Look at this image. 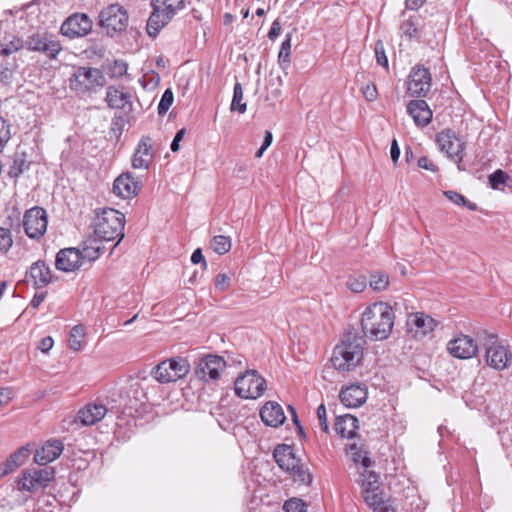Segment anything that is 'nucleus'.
<instances>
[{"instance_id": "nucleus-1", "label": "nucleus", "mask_w": 512, "mask_h": 512, "mask_svg": "<svg viewBox=\"0 0 512 512\" xmlns=\"http://www.w3.org/2000/svg\"><path fill=\"white\" fill-rule=\"evenodd\" d=\"M395 314L386 302H374L364 310L361 318V328L364 337L372 341L387 339L394 326Z\"/></svg>"}, {"instance_id": "nucleus-2", "label": "nucleus", "mask_w": 512, "mask_h": 512, "mask_svg": "<svg viewBox=\"0 0 512 512\" xmlns=\"http://www.w3.org/2000/svg\"><path fill=\"white\" fill-rule=\"evenodd\" d=\"M366 340L357 331H348L331 357L333 367L341 372L354 370L362 361Z\"/></svg>"}, {"instance_id": "nucleus-3", "label": "nucleus", "mask_w": 512, "mask_h": 512, "mask_svg": "<svg viewBox=\"0 0 512 512\" xmlns=\"http://www.w3.org/2000/svg\"><path fill=\"white\" fill-rule=\"evenodd\" d=\"M125 216L113 208L97 209L92 222L94 234L103 241L117 240V245L124 237Z\"/></svg>"}, {"instance_id": "nucleus-4", "label": "nucleus", "mask_w": 512, "mask_h": 512, "mask_svg": "<svg viewBox=\"0 0 512 512\" xmlns=\"http://www.w3.org/2000/svg\"><path fill=\"white\" fill-rule=\"evenodd\" d=\"M479 338L485 348V360L487 365L496 370L507 368L512 360V353L508 347L499 343L498 336L494 333L484 331L479 334Z\"/></svg>"}, {"instance_id": "nucleus-5", "label": "nucleus", "mask_w": 512, "mask_h": 512, "mask_svg": "<svg viewBox=\"0 0 512 512\" xmlns=\"http://www.w3.org/2000/svg\"><path fill=\"white\" fill-rule=\"evenodd\" d=\"M55 471L52 468L25 469L16 480L17 489L35 493L46 488L54 479Z\"/></svg>"}, {"instance_id": "nucleus-6", "label": "nucleus", "mask_w": 512, "mask_h": 512, "mask_svg": "<svg viewBox=\"0 0 512 512\" xmlns=\"http://www.w3.org/2000/svg\"><path fill=\"white\" fill-rule=\"evenodd\" d=\"M98 24L107 32H126L129 26L128 12L118 3L110 4L99 12Z\"/></svg>"}, {"instance_id": "nucleus-7", "label": "nucleus", "mask_w": 512, "mask_h": 512, "mask_svg": "<svg viewBox=\"0 0 512 512\" xmlns=\"http://www.w3.org/2000/svg\"><path fill=\"white\" fill-rule=\"evenodd\" d=\"M234 390L243 399H257L266 390V380L256 370H248L236 379Z\"/></svg>"}, {"instance_id": "nucleus-8", "label": "nucleus", "mask_w": 512, "mask_h": 512, "mask_svg": "<svg viewBox=\"0 0 512 512\" xmlns=\"http://www.w3.org/2000/svg\"><path fill=\"white\" fill-rule=\"evenodd\" d=\"M190 370V364L186 358L176 357L160 362L152 370V376L161 383L177 381L185 377Z\"/></svg>"}, {"instance_id": "nucleus-9", "label": "nucleus", "mask_w": 512, "mask_h": 512, "mask_svg": "<svg viewBox=\"0 0 512 512\" xmlns=\"http://www.w3.org/2000/svg\"><path fill=\"white\" fill-rule=\"evenodd\" d=\"M47 225V213L42 207L36 206L28 209L23 215L22 226L30 239H41L46 233Z\"/></svg>"}, {"instance_id": "nucleus-10", "label": "nucleus", "mask_w": 512, "mask_h": 512, "mask_svg": "<svg viewBox=\"0 0 512 512\" xmlns=\"http://www.w3.org/2000/svg\"><path fill=\"white\" fill-rule=\"evenodd\" d=\"M225 368L226 362L223 357L210 354L199 360L195 367V375L203 382H216Z\"/></svg>"}, {"instance_id": "nucleus-11", "label": "nucleus", "mask_w": 512, "mask_h": 512, "mask_svg": "<svg viewBox=\"0 0 512 512\" xmlns=\"http://www.w3.org/2000/svg\"><path fill=\"white\" fill-rule=\"evenodd\" d=\"M105 77L97 68L79 67L70 79V87L77 93H85L95 85L103 86Z\"/></svg>"}, {"instance_id": "nucleus-12", "label": "nucleus", "mask_w": 512, "mask_h": 512, "mask_svg": "<svg viewBox=\"0 0 512 512\" xmlns=\"http://www.w3.org/2000/svg\"><path fill=\"white\" fill-rule=\"evenodd\" d=\"M436 142L440 150L453 162L459 164L463 160L465 144L453 130H442L436 135Z\"/></svg>"}, {"instance_id": "nucleus-13", "label": "nucleus", "mask_w": 512, "mask_h": 512, "mask_svg": "<svg viewBox=\"0 0 512 512\" xmlns=\"http://www.w3.org/2000/svg\"><path fill=\"white\" fill-rule=\"evenodd\" d=\"M432 86V76L428 68L417 64L408 76L407 91L413 97H425Z\"/></svg>"}, {"instance_id": "nucleus-14", "label": "nucleus", "mask_w": 512, "mask_h": 512, "mask_svg": "<svg viewBox=\"0 0 512 512\" xmlns=\"http://www.w3.org/2000/svg\"><path fill=\"white\" fill-rule=\"evenodd\" d=\"M25 43L28 50L41 52L50 59H55L62 50L61 44L48 39L47 34H29Z\"/></svg>"}, {"instance_id": "nucleus-15", "label": "nucleus", "mask_w": 512, "mask_h": 512, "mask_svg": "<svg viewBox=\"0 0 512 512\" xmlns=\"http://www.w3.org/2000/svg\"><path fill=\"white\" fill-rule=\"evenodd\" d=\"M447 350L455 358L469 359L476 355L478 346L473 338L460 334L448 342Z\"/></svg>"}, {"instance_id": "nucleus-16", "label": "nucleus", "mask_w": 512, "mask_h": 512, "mask_svg": "<svg viewBox=\"0 0 512 512\" xmlns=\"http://www.w3.org/2000/svg\"><path fill=\"white\" fill-rule=\"evenodd\" d=\"M142 183L139 180H136L131 173H122L118 176L113 184L114 193L123 198L128 199L136 196L140 189Z\"/></svg>"}, {"instance_id": "nucleus-17", "label": "nucleus", "mask_w": 512, "mask_h": 512, "mask_svg": "<svg viewBox=\"0 0 512 512\" xmlns=\"http://www.w3.org/2000/svg\"><path fill=\"white\" fill-rule=\"evenodd\" d=\"M406 324L408 332L412 333L415 338L427 335L436 327L435 320L424 313H414L409 315Z\"/></svg>"}, {"instance_id": "nucleus-18", "label": "nucleus", "mask_w": 512, "mask_h": 512, "mask_svg": "<svg viewBox=\"0 0 512 512\" xmlns=\"http://www.w3.org/2000/svg\"><path fill=\"white\" fill-rule=\"evenodd\" d=\"M407 113L418 127L427 126L433 117V112L425 100H411L407 104Z\"/></svg>"}, {"instance_id": "nucleus-19", "label": "nucleus", "mask_w": 512, "mask_h": 512, "mask_svg": "<svg viewBox=\"0 0 512 512\" xmlns=\"http://www.w3.org/2000/svg\"><path fill=\"white\" fill-rule=\"evenodd\" d=\"M273 457L278 466L287 473L295 470L300 463V459L295 456L292 446L286 444L277 445Z\"/></svg>"}, {"instance_id": "nucleus-20", "label": "nucleus", "mask_w": 512, "mask_h": 512, "mask_svg": "<svg viewBox=\"0 0 512 512\" xmlns=\"http://www.w3.org/2000/svg\"><path fill=\"white\" fill-rule=\"evenodd\" d=\"M55 266L64 272L75 271L81 266V251L77 248L61 249L56 255Z\"/></svg>"}, {"instance_id": "nucleus-21", "label": "nucleus", "mask_w": 512, "mask_h": 512, "mask_svg": "<svg viewBox=\"0 0 512 512\" xmlns=\"http://www.w3.org/2000/svg\"><path fill=\"white\" fill-rule=\"evenodd\" d=\"M152 159L151 138L149 136H143L132 157V166L135 169H148Z\"/></svg>"}, {"instance_id": "nucleus-22", "label": "nucleus", "mask_w": 512, "mask_h": 512, "mask_svg": "<svg viewBox=\"0 0 512 512\" xmlns=\"http://www.w3.org/2000/svg\"><path fill=\"white\" fill-rule=\"evenodd\" d=\"M62 451L63 443L61 441H48L40 449L36 450L34 454V461L41 466L47 465L57 459L61 455Z\"/></svg>"}, {"instance_id": "nucleus-23", "label": "nucleus", "mask_w": 512, "mask_h": 512, "mask_svg": "<svg viewBox=\"0 0 512 512\" xmlns=\"http://www.w3.org/2000/svg\"><path fill=\"white\" fill-rule=\"evenodd\" d=\"M93 22L85 13H73L67 17L59 32H92Z\"/></svg>"}, {"instance_id": "nucleus-24", "label": "nucleus", "mask_w": 512, "mask_h": 512, "mask_svg": "<svg viewBox=\"0 0 512 512\" xmlns=\"http://www.w3.org/2000/svg\"><path fill=\"white\" fill-rule=\"evenodd\" d=\"M341 402L348 408L361 406L367 398V390L364 386L354 384L342 389L340 392Z\"/></svg>"}, {"instance_id": "nucleus-25", "label": "nucleus", "mask_w": 512, "mask_h": 512, "mask_svg": "<svg viewBox=\"0 0 512 512\" xmlns=\"http://www.w3.org/2000/svg\"><path fill=\"white\" fill-rule=\"evenodd\" d=\"M107 411L102 404L89 403L78 411L77 420L85 426L94 425L104 418Z\"/></svg>"}, {"instance_id": "nucleus-26", "label": "nucleus", "mask_w": 512, "mask_h": 512, "mask_svg": "<svg viewBox=\"0 0 512 512\" xmlns=\"http://www.w3.org/2000/svg\"><path fill=\"white\" fill-rule=\"evenodd\" d=\"M262 421L270 427L282 425L286 419L282 407L273 401L267 402L260 410Z\"/></svg>"}, {"instance_id": "nucleus-27", "label": "nucleus", "mask_w": 512, "mask_h": 512, "mask_svg": "<svg viewBox=\"0 0 512 512\" xmlns=\"http://www.w3.org/2000/svg\"><path fill=\"white\" fill-rule=\"evenodd\" d=\"M26 276L32 280L35 288L46 287L52 279L50 268L44 261L41 260L33 263L30 266Z\"/></svg>"}, {"instance_id": "nucleus-28", "label": "nucleus", "mask_w": 512, "mask_h": 512, "mask_svg": "<svg viewBox=\"0 0 512 512\" xmlns=\"http://www.w3.org/2000/svg\"><path fill=\"white\" fill-rule=\"evenodd\" d=\"M334 429L343 438H354L359 429L358 419L350 414L339 416L336 418Z\"/></svg>"}, {"instance_id": "nucleus-29", "label": "nucleus", "mask_w": 512, "mask_h": 512, "mask_svg": "<svg viewBox=\"0 0 512 512\" xmlns=\"http://www.w3.org/2000/svg\"><path fill=\"white\" fill-rule=\"evenodd\" d=\"M131 95L123 88L109 86L106 91V102L110 108L124 109L131 104Z\"/></svg>"}, {"instance_id": "nucleus-30", "label": "nucleus", "mask_w": 512, "mask_h": 512, "mask_svg": "<svg viewBox=\"0 0 512 512\" xmlns=\"http://www.w3.org/2000/svg\"><path fill=\"white\" fill-rule=\"evenodd\" d=\"M363 498L375 512H394L391 506L384 501L379 488L363 491Z\"/></svg>"}, {"instance_id": "nucleus-31", "label": "nucleus", "mask_w": 512, "mask_h": 512, "mask_svg": "<svg viewBox=\"0 0 512 512\" xmlns=\"http://www.w3.org/2000/svg\"><path fill=\"white\" fill-rule=\"evenodd\" d=\"M153 12L151 13L146 26V32H159L172 18L169 13L162 11L152 1Z\"/></svg>"}, {"instance_id": "nucleus-32", "label": "nucleus", "mask_w": 512, "mask_h": 512, "mask_svg": "<svg viewBox=\"0 0 512 512\" xmlns=\"http://www.w3.org/2000/svg\"><path fill=\"white\" fill-rule=\"evenodd\" d=\"M23 47H26L25 40L19 38L16 34H6V36L0 40V54L8 56Z\"/></svg>"}, {"instance_id": "nucleus-33", "label": "nucleus", "mask_w": 512, "mask_h": 512, "mask_svg": "<svg viewBox=\"0 0 512 512\" xmlns=\"http://www.w3.org/2000/svg\"><path fill=\"white\" fill-rule=\"evenodd\" d=\"M29 166L30 162L27 161L25 154L16 153L13 157V161L8 173L11 177L17 178L24 171L28 170Z\"/></svg>"}, {"instance_id": "nucleus-34", "label": "nucleus", "mask_w": 512, "mask_h": 512, "mask_svg": "<svg viewBox=\"0 0 512 512\" xmlns=\"http://www.w3.org/2000/svg\"><path fill=\"white\" fill-rule=\"evenodd\" d=\"M347 452L351 455V458L355 464H361L364 468L371 466V459L366 451H363L355 443H352L347 448Z\"/></svg>"}, {"instance_id": "nucleus-35", "label": "nucleus", "mask_w": 512, "mask_h": 512, "mask_svg": "<svg viewBox=\"0 0 512 512\" xmlns=\"http://www.w3.org/2000/svg\"><path fill=\"white\" fill-rule=\"evenodd\" d=\"M230 109L231 111H238L240 114L245 113L247 109L246 103L243 102V88L239 82H236L234 85Z\"/></svg>"}, {"instance_id": "nucleus-36", "label": "nucleus", "mask_w": 512, "mask_h": 512, "mask_svg": "<svg viewBox=\"0 0 512 512\" xmlns=\"http://www.w3.org/2000/svg\"><path fill=\"white\" fill-rule=\"evenodd\" d=\"M291 38L287 34L286 39L282 42L278 55V63L282 69H287L291 63Z\"/></svg>"}, {"instance_id": "nucleus-37", "label": "nucleus", "mask_w": 512, "mask_h": 512, "mask_svg": "<svg viewBox=\"0 0 512 512\" xmlns=\"http://www.w3.org/2000/svg\"><path fill=\"white\" fill-rule=\"evenodd\" d=\"M157 7L161 8L162 11H166L171 16L182 10L185 6V0H153Z\"/></svg>"}, {"instance_id": "nucleus-38", "label": "nucleus", "mask_w": 512, "mask_h": 512, "mask_svg": "<svg viewBox=\"0 0 512 512\" xmlns=\"http://www.w3.org/2000/svg\"><path fill=\"white\" fill-rule=\"evenodd\" d=\"M231 239L228 236L217 235L211 240V248L219 255L227 253L231 249Z\"/></svg>"}, {"instance_id": "nucleus-39", "label": "nucleus", "mask_w": 512, "mask_h": 512, "mask_svg": "<svg viewBox=\"0 0 512 512\" xmlns=\"http://www.w3.org/2000/svg\"><path fill=\"white\" fill-rule=\"evenodd\" d=\"M361 485L363 491L379 488L378 474L368 468H364V471L361 473Z\"/></svg>"}, {"instance_id": "nucleus-40", "label": "nucleus", "mask_w": 512, "mask_h": 512, "mask_svg": "<svg viewBox=\"0 0 512 512\" xmlns=\"http://www.w3.org/2000/svg\"><path fill=\"white\" fill-rule=\"evenodd\" d=\"M369 284L374 291H383L389 285V275L383 272H375L371 274Z\"/></svg>"}, {"instance_id": "nucleus-41", "label": "nucleus", "mask_w": 512, "mask_h": 512, "mask_svg": "<svg viewBox=\"0 0 512 512\" xmlns=\"http://www.w3.org/2000/svg\"><path fill=\"white\" fill-rule=\"evenodd\" d=\"M85 335V332H84V327L82 325H76L74 326L71 331H70V335H69V347L74 350V351H78L81 349V341H82V338L84 337Z\"/></svg>"}, {"instance_id": "nucleus-42", "label": "nucleus", "mask_w": 512, "mask_h": 512, "mask_svg": "<svg viewBox=\"0 0 512 512\" xmlns=\"http://www.w3.org/2000/svg\"><path fill=\"white\" fill-rule=\"evenodd\" d=\"M30 451L27 447L23 446L12 453L8 460L9 464H12L14 468H18L23 465L28 459Z\"/></svg>"}, {"instance_id": "nucleus-43", "label": "nucleus", "mask_w": 512, "mask_h": 512, "mask_svg": "<svg viewBox=\"0 0 512 512\" xmlns=\"http://www.w3.org/2000/svg\"><path fill=\"white\" fill-rule=\"evenodd\" d=\"M295 482H299L301 484L309 485L312 483L313 477L308 469H304L300 463L298 467L289 473Z\"/></svg>"}, {"instance_id": "nucleus-44", "label": "nucleus", "mask_w": 512, "mask_h": 512, "mask_svg": "<svg viewBox=\"0 0 512 512\" xmlns=\"http://www.w3.org/2000/svg\"><path fill=\"white\" fill-rule=\"evenodd\" d=\"M375 58L378 65L382 66L386 71L389 70V62L385 52L382 40H377L374 47Z\"/></svg>"}, {"instance_id": "nucleus-45", "label": "nucleus", "mask_w": 512, "mask_h": 512, "mask_svg": "<svg viewBox=\"0 0 512 512\" xmlns=\"http://www.w3.org/2000/svg\"><path fill=\"white\" fill-rule=\"evenodd\" d=\"M128 63L124 60H114L108 68V74L112 78H121L127 74Z\"/></svg>"}, {"instance_id": "nucleus-46", "label": "nucleus", "mask_w": 512, "mask_h": 512, "mask_svg": "<svg viewBox=\"0 0 512 512\" xmlns=\"http://www.w3.org/2000/svg\"><path fill=\"white\" fill-rule=\"evenodd\" d=\"M174 100L173 92L170 88L166 89L162 94L160 102L158 104V114L163 116L167 113Z\"/></svg>"}, {"instance_id": "nucleus-47", "label": "nucleus", "mask_w": 512, "mask_h": 512, "mask_svg": "<svg viewBox=\"0 0 512 512\" xmlns=\"http://www.w3.org/2000/svg\"><path fill=\"white\" fill-rule=\"evenodd\" d=\"M346 286L354 293H361L365 290L367 281L364 276L349 277L346 282Z\"/></svg>"}, {"instance_id": "nucleus-48", "label": "nucleus", "mask_w": 512, "mask_h": 512, "mask_svg": "<svg viewBox=\"0 0 512 512\" xmlns=\"http://www.w3.org/2000/svg\"><path fill=\"white\" fill-rule=\"evenodd\" d=\"M104 252V247L100 246H85L81 251V260L88 259L89 261H94L100 257V255Z\"/></svg>"}, {"instance_id": "nucleus-49", "label": "nucleus", "mask_w": 512, "mask_h": 512, "mask_svg": "<svg viewBox=\"0 0 512 512\" xmlns=\"http://www.w3.org/2000/svg\"><path fill=\"white\" fill-rule=\"evenodd\" d=\"M285 512H306V505L301 499L292 498L284 503Z\"/></svg>"}, {"instance_id": "nucleus-50", "label": "nucleus", "mask_w": 512, "mask_h": 512, "mask_svg": "<svg viewBox=\"0 0 512 512\" xmlns=\"http://www.w3.org/2000/svg\"><path fill=\"white\" fill-rule=\"evenodd\" d=\"M13 244L11 232L7 228L0 227V252H7Z\"/></svg>"}, {"instance_id": "nucleus-51", "label": "nucleus", "mask_w": 512, "mask_h": 512, "mask_svg": "<svg viewBox=\"0 0 512 512\" xmlns=\"http://www.w3.org/2000/svg\"><path fill=\"white\" fill-rule=\"evenodd\" d=\"M507 179V173L498 169L489 176V183L493 189H498L501 184H504L507 181Z\"/></svg>"}, {"instance_id": "nucleus-52", "label": "nucleus", "mask_w": 512, "mask_h": 512, "mask_svg": "<svg viewBox=\"0 0 512 512\" xmlns=\"http://www.w3.org/2000/svg\"><path fill=\"white\" fill-rule=\"evenodd\" d=\"M10 139V129L6 121L0 117V152Z\"/></svg>"}, {"instance_id": "nucleus-53", "label": "nucleus", "mask_w": 512, "mask_h": 512, "mask_svg": "<svg viewBox=\"0 0 512 512\" xmlns=\"http://www.w3.org/2000/svg\"><path fill=\"white\" fill-rule=\"evenodd\" d=\"M139 389H140L139 383H137V382L130 383L128 386L122 388V390L120 391V397H122L123 392L126 394V396L128 398H130V394L131 393L134 395V397H136V394L138 393ZM124 405L125 406H132L131 400L130 399L125 400L124 401Z\"/></svg>"}, {"instance_id": "nucleus-54", "label": "nucleus", "mask_w": 512, "mask_h": 512, "mask_svg": "<svg viewBox=\"0 0 512 512\" xmlns=\"http://www.w3.org/2000/svg\"><path fill=\"white\" fill-rule=\"evenodd\" d=\"M231 279L225 273H220L215 278V288L220 291H225L230 286Z\"/></svg>"}, {"instance_id": "nucleus-55", "label": "nucleus", "mask_w": 512, "mask_h": 512, "mask_svg": "<svg viewBox=\"0 0 512 512\" xmlns=\"http://www.w3.org/2000/svg\"><path fill=\"white\" fill-rule=\"evenodd\" d=\"M317 418L319 420L321 429L323 432H328V422H327V414H326V408L324 404H321L317 408Z\"/></svg>"}, {"instance_id": "nucleus-56", "label": "nucleus", "mask_w": 512, "mask_h": 512, "mask_svg": "<svg viewBox=\"0 0 512 512\" xmlns=\"http://www.w3.org/2000/svg\"><path fill=\"white\" fill-rule=\"evenodd\" d=\"M444 195L448 200L456 205L462 206L463 204H466V198L456 191L448 190L444 192Z\"/></svg>"}, {"instance_id": "nucleus-57", "label": "nucleus", "mask_w": 512, "mask_h": 512, "mask_svg": "<svg viewBox=\"0 0 512 512\" xmlns=\"http://www.w3.org/2000/svg\"><path fill=\"white\" fill-rule=\"evenodd\" d=\"M362 93L367 101H374L377 98L378 92L375 84L368 83L362 88Z\"/></svg>"}, {"instance_id": "nucleus-58", "label": "nucleus", "mask_w": 512, "mask_h": 512, "mask_svg": "<svg viewBox=\"0 0 512 512\" xmlns=\"http://www.w3.org/2000/svg\"><path fill=\"white\" fill-rule=\"evenodd\" d=\"M186 134V129L182 128L177 131L172 143H171V151L172 152H178L180 149V141L183 139L184 135Z\"/></svg>"}, {"instance_id": "nucleus-59", "label": "nucleus", "mask_w": 512, "mask_h": 512, "mask_svg": "<svg viewBox=\"0 0 512 512\" xmlns=\"http://www.w3.org/2000/svg\"><path fill=\"white\" fill-rule=\"evenodd\" d=\"M191 262L193 264H202L203 268H207V262L202 254V250L197 248L191 255Z\"/></svg>"}, {"instance_id": "nucleus-60", "label": "nucleus", "mask_w": 512, "mask_h": 512, "mask_svg": "<svg viewBox=\"0 0 512 512\" xmlns=\"http://www.w3.org/2000/svg\"><path fill=\"white\" fill-rule=\"evenodd\" d=\"M418 166L422 169L435 172L437 170V166L426 156L419 158Z\"/></svg>"}, {"instance_id": "nucleus-61", "label": "nucleus", "mask_w": 512, "mask_h": 512, "mask_svg": "<svg viewBox=\"0 0 512 512\" xmlns=\"http://www.w3.org/2000/svg\"><path fill=\"white\" fill-rule=\"evenodd\" d=\"M53 344H54V341H53L52 337H50V336L44 337L40 341L39 349L42 352L46 353L53 347Z\"/></svg>"}, {"instance_id": "nucleus-62", "label": "nucleus", "mask_w": 512, "mask_h": 512, "mask_svg": "<svg viewBox=\"0 0 512 512\" xmlns=\"http://www.w3.org/2000/svg\"><path fill=\"white\" fill-rule=\"evenodd\" d=\"M390 155L391 159L394 163H396L400 156V148L398 146L397 140L393 139L391 143V149H390Z\"/></svg>"}, {"instance_id": "nucleus-63", "label": "nucleus", "mask_w": 512, "mask_h": 512, "mask_svg": "<svg viewBox=\"0 0 512 512\" xmlns=\"http://www.w3.org/2000/svg\"><path fill=\"white\" fill-rule=\"evenodd\" d=\"M12 391L9 388L0 389V406L7 404L11 400Z\"/></svg>"}, {"instance_id": "nucleus-64", "label": "nucleus", "mask_w": 512, "mask_h": 512, "mask_svg": "<svg viewBox=\"0 0 512 512\" xmlns=\"http://www.w3.org/2000/svg\"><path fill=\"white\" fill-rule=\"evenodd\" d=\"M45 296H46L45 293L35 294L34 297L31 300V302H30L31 307L38 308L42 304V302L44 301Z\"/></svg>"}]
</instances>
